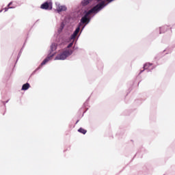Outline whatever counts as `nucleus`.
<instances>
[{
    "instance_id": "nucleus-1",
    "label": "nucleus",
    "mask_w": 175,
    "mask_h": 175,
    "mask_svg": "<svg viewBox=\"0 0 175 175\" xmlns=\"http://www.w3.org/2000/svg\"><path fill=\"white\" fill-rule=\"evenodd\" d=\"M105 5V1H101L100 3L95 5L92 9L86 12L84 16L81 18V23H82V24H88V23H90V18H88L90 14L92 13H95L96 12H99V10L103 9Z\"/></svg>"
},
{
    "instance_id": "nucleus-2",
    "label": "nucleus",
    "mask_w": 175,
    "mask_h": 175,
    "mask_svg": "<svg viewBox=\"0 0 175 175\" xmlns=\"http://www.w3.org/2000/svg\"><path fill=\"white\" fill-rule=\"evenodd\" d=\"M72 53H73V51L70 49L64 51L62 53L58 54L56 56L55 59H66V57H69V55H71Z\"/></svg>"
},
{
    "instance_id": "nucleus-3",
    "label": "nucleus",
    "mask_w": 175,
    "mask_h": 175,
    "mask_svg": "<svg viewBox=\"0 0 175 175\" xmlns=\"http://www.w3.org/2000/svg\"><path fill=\"white\" fill-rule=\"evenodd\" d=\"M40 8L45 10H51L53 9V3L51 2H45L41 5Z\"/></svg>"
},
{
    "instance_id": "nucleus-4",
    "label": "nucleus",
    "mask_w": 175,
    "mask_h": 175,
    "mask_svg": "<svg viewBox=\"0 0 175 175\" xmlns=\"http://www.w3.org/2000/svg\"><path fill=\"white\" fill-rule=\"evenodd\" d=\"M79 32H80V27H78L75 31H74V33L72 34V36H70V40H72V42L75 41V39H76V36H77V35L79 34Z\"/></svg>"
},
{
    "instance_id": "nucleus-5",
    "label": "nucleus",
    "mask_w": 175,
    "mask_h": 175,
    "mask_svg": "<svg viewBox=\"0 0 175 175\" xmlns=\"http://www.w3.org/2000/svg\"><path fill=\"white\" fill-rule=\"evenodd\" d=\"M56 10L58 12V13H59V12H65L66 11V7L64 5H58L56 8Z\"/></svg>"
},
{
    "instance_id": "nucleus-6",
    "label": "nucleus",
    "mask_w": 175,
    "mask_h": 175,
    "mask_svg": "<svg viewBox=\"0 0 175 175\" xmlns=\"http://www.w3.org/2000/svg\"><path fill=\"white\" fill-rule=\"evenodd\" d=\"M54 56V54H52L49 56H48L45 59L43 60V62L41 63V66H43V65H46L47 62H49L50 59Z\"/></svg>"
},
{
    "instance_id": "nucleus-7",
    "label": "nucleus",
    "mask_w": 175,
    "mask_h": 175,
    "mask_svg": "<svg viewBox=\"0 0 175 175\" xmlns=\"http://www.w3.org/2000/svg\"><path fill=\"white\" fill-rule=\"evenodd\" d=\"M29 87H31V85H29V83H25L23 86H22V90L23 91H27V90H28L29 88Z\"/></svg>"
},
{
    "instance_id": "nucleus-8",
    "label": "nucleus",
    "mask_w": 175,
    "mask_h": 175,
    "mask_svg": "<svg viewBox=\"0 0 175 175\" xmlns=\"http://www.w3.org/2000/svg\"><path fill=\"white\" fill-rule=\"evenodd\" d=\"M152 66V64L151 63H146L144 66V69H150V67Z\"/></svg>"
},
{
    "instance_id": "nucleus-9",
    "label": "nucleus",
    "mask_w": 175,
    "mask_h": 175,
    "mask_svg": "<svg viewBox=\"0 0 175 175\" xmlns=\"http://www.w3.org/2000/svg\"><path fill=\"white\" fill-rule=\"evenodd\" d=\"M92 0H83L81 3H82V6H87V5H88V3H90V2H91Z\"/></svg>"
},
{
    "instance_id": "nucleus-10",
    "label": "nucleus",
    "mask_w": 175,
    "mask_h": 175,
    "mask_svg": "<svg viewBox=\"0 0 175 175\" xmlns=\"http://www.w3.org/2000/svg\"><path fill=\"white\" fill-rule=\"evenodd\" d=\"M51 51H55V50H57V44L55 43L52 44L51 46Z\"/></svg>"
},
{
    "instance_id": "nucleus-11",
    "label": "nucleus",
    "mask_w": 175,
    "mask_h": 175,
    "mask_svg": "<svg viewBox=\"0 0 175 175\" xmlns=\"http://www.w3.org/2000/svg\"><path fill=\"white\" fill-rule=\"evenodd\" d=\"M78 132H79L80 133H83V135H85L87 133V130L83 128H80L79 129Z\"/></svg>"
},
{
    "instance_id": "nucleus-12",
    "label": "nucleus",
    "mask_w": 175,
    "mask_h": 175,
    "mask_svg": "<svg viewBox=\"0 0 175 175\" xmlns=\"http://www.w3.org/2000/svg\"><path fill=\"white\" fill-rule=\"evenodd\" d=\"M72 46H73V42H70V43L68 45L67 48H68V49H70V47H72Z\"/></svg>"
},
{
    "instance_id": "nucleus-13",
    "label": "nucleus",
    "mask_w": 175,
    "mask_h": 175,
    "mask_svg": "<svg viewBox=\"0 0 175 175\" xmlns=\"http://www.w3.org/2000/svg\"><path fill=\"white\" fill-rule=\"evenodd\" d=\"M5 12H8V8H5Z\"/></svg>"
},
{
    "instance_id": "nucleus-14",
    "label": "nucleus",
    "mask_w": 175,
    "mask_h": 175,
    "mask_svg": "<svg viewBox=\"0 0 175 175\" xmlns=\"http://www.w3.org/2000/svg\"><path fill=\"white\" fill-rule=\"evenodd\" d=\"M10 5H12V3H10L8 4V6H10Z\"/></svg>"
},
{
    "instance_id": "nucleus-15",
    "label": "nucleus",
    "mask_w": 175,
    "mask_h": 175,
    "mask_svg": "<svg viewBox=\"0 0 175 175\" xmlns=\"http://www.w3.org/2000/svg\"><path fill=\"white\" fill-rule=\"evenodd\" d=\"M79 122V120L77 121L76 124H77Z\"/></svg>"
}]
</instances>
